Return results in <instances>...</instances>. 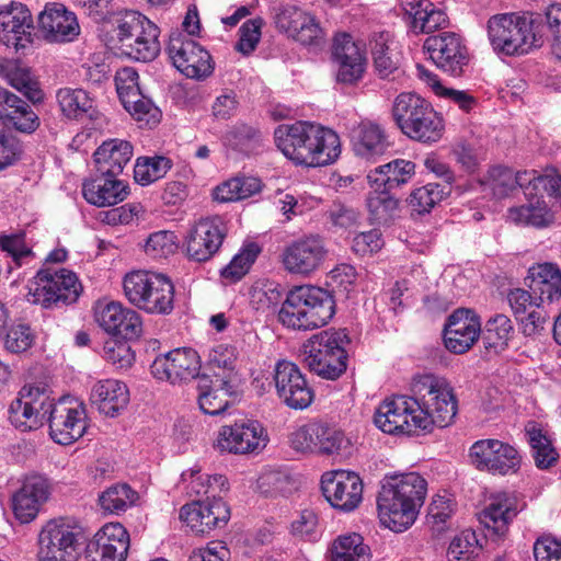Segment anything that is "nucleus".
<instances>
[{
  "mask_svg": "<svg viewBox=\"0 0 561 561\" xmlns=\"http://www.w3.org/2000/svg\"><path fill=\"white\" fill-rule=\"evenodd\" d=\"M137 71L130 67L117 71L116 91L124 108L141 124L151 127L159 123L161 112L152 101L142 94Z\"/></svg>",
  "mask_w": 561,
  "mask_h": 561,
  "instance_id": "obj_15",
  "label": "nucleus"
},
{
  "mask_svg": "<svg viewBox=\"0 0 561 561\" xmlns=\"http://www.w3.org/2000/svg\"><path fill=\"white\" fill-rule=\"evenodd\" d=\"M516 516L514 501L506 494H499L480 513V522L485 528L502 536L507 529L508 523Z\"/></svg>",
  "mask_w": 561,
  "mask_h": 561,
  "instance_id": "obj_39",
  "label": "nucleus"
},
{
  "mask_svg": "<svg viewBox=\"0 0 561 561\" xmlns=\"http://www.w3.org/2000/svg\"><path fill=\"white\" fill-rule=\"evenodd\" d=\"M424 49L439 69L453 77H460L468 66V48L461 37L454 32H443L427 37Z\"/></svg>",
  "mask_w": 561,
  "mask_h": 561,
  "instance_id": "obj_17",
  "label": "nucleus"
},
{
  "mask_svg": "<svg viewBox=\"0 0 561 561\" xmlns=\"http://www.w3.org/2000/svg\"><path fill=\"white\" fill-rule=\"evenodd\" d=\"M275 24L278 30L302 45L319 46L323 42L324 34L316 18L296 5L279 7Z\"/></svg>",
  "mask_w": 561,
  "mask_h": 561,
  "instance_id": "obj_24",
  "label": "nucleus"
},
{
  "mask_svg": "<svg viewBox=\"0 0 561 561\" xmlns=\"http://www.w3.org/2000/svg\"><path fill=\"white\" fill-rule=\"evenodd\" d=\"M199 370V355L190 347L175 348L160 355L151 365V373L157 379L173 385L198 378Z\"/></svg>",
  "mask_w": 561,
  "mask_h": 561,
  "instance_id": "obj_22",
  "label": "nucleus"
},
{
  "mask_svg": "<svg viewBox=\"0 0 561 561\" xmlns=\"http://www.w3.org/2000/svg\"><path fill=\"white\" fill-rule=\"evenodd\" d=\"M327 255L324 239L318 234H309L287 244L280 254V261L289 274L309 276L321 267Z\"/></svg>",
  "mask_w": 561,
  "mask_h": 561,
  "instance_id": "obj_14",
  "label": "nucleus"
},
{
  "mask_svg": "<svg viewBox=\"0 0 561 561\" xmlns=\"http://www.w3.org/2000/svg\"><path fill=\"white\" fill-rule=\"evenodd\" d=\"M274 381L278 397L290 409L304 410L313 401V390L298 366L291 362L277 363Z\"/></svg>",
  "mask_w": 561,
  "mask_h": 561,
  "instance_id": "obj_23",
  "label": "nucleus"
},
{
  "mask_svg": "<svg viewBox=\"0 0 561 561\" xmlns=\"http://www.w3.org/2000/svg\"><path fill=\"white\" fill-rule=\"evenodd\" d=\"M321 490L327 501L336 510L352 512L363 500V482L352 471L325 472L321 478Z\"/></svg>",
  "mask_w": 561,
  "mask_h": 561,
  "instance_id": "obj_19",
  "label": "nucleus"
},
{
  "mask_svg": "<svg viewBox=\"0 0 561 561\" xmlns=\"http://www.w3.org/2000/svg\"><path fill=\"white\" fill-rule=\"evenodd\" d=\"M335 313L333 296L321 287L305 285L290 289L278 311L279 322L293 330H314Z\"/></svg>",
  "mask_w": 561,
  "mask_h": 561,
  "instance_id": "obj_4",
  "label": "nucleus"
},
{
  "mask_svg": "<svg viewBox=\"0 0 561 561\" xmlns=\"http://www.w3.org/2000/svg\"><path fill=\"white\" fill-rule=\"evenodd\" d=\"M391 191L377 188L367 196L366 204L371 219L386 225L399 213V199L390 194Z\"/></svg>",
  "mask_w": 561,
  "mask_h": 561,
  "instance_id": "obj_44",
  "label": "nucleus"
},
{
  "mask_svg": "<svg viewBox=\"0 0 561 561\" xmlns=\"http://www.w3.org/2000/svg\"><path fill=\"white\" fill-rule=\"evenodd\" d=\"M469 457L477 469L502 476L514 473L520 467V456L516 448L499 439L476 442L470 448Z\"/></svg>",
  "mask_w": 561,
  "mask_h": 561,
  "instance_id": "obj_18",
  "label": "nucleus"
},
{
  "mask_svg": "<svg viewBox=\"0 0 561 561\" xmlns=\"http://www.w3.org/2000/svg\"><path fill=\"white\" fill-rule=\"evenodd\" d=\"M237 362V352L233 346L226 344L215 345L209 350L205 371L211 379H218L222 376L231 380Z\"/></svg>",
  "mask_w": 561,
  "mask_h": 561,
  "instance_id": "obj_43",
  "label": "nucleus"
},
{
  "mask_svg": "<svg viewBox=\"0 0 561 561\" xmlns=\"http://www.w3.org/2000/svg\"><path fill=\"white\" fill-rule=\"evenodd\" d=\"M81 284L75 273L60 268L39 270L30 285L28 301L43 308H61L77 301Z\"/></svg>",
  "mask_w": 561,
  "mask_h": 561,
  "instance_id": "obj_11",
  "label": "nucleus"
},
{
  "mask_svg": "<svg viewBox=\"0 0 561 561\" xmlns=\"http://www.w3.org/2000/svg\"><path fill=\"white\" fill-rule=\"evenodd\" d=\"M260 247L254 243H248L232 257L230 263L221 270V276L231 282L241 279L250 270L260 254Z\"/></svg>",
  "mask_w": 561,
  "mask_h": 561,
  "instance_id": "obj_55",
  "label": "nucleus"
},
{
  "mask_svg": "<svg viewBox=\"0 0 561 561\" xmlns=\"http://www.w3.org/2000/svg\"><path fill=\"white\" fill-rule=\"evenodd\" d=\"M262 134L259 129L247 124H237L224 136V144L231 149L244 153L252 151L261 141Z\"/></svg>",
  "mask_w": 561,
  "mask_h": 561,
  "instance_id": "obj_54",
  "label": "nucleus"
},
{
  "mask_svg": "<svg viewBox=\"0 0 561 561\" xmlns=\"http://www.w3.org/2000/svg\"><path fill=\"white\" fill-rule=\"evenodd\" d=\"M222 376L218 379H211L210 375L203 373L198 377V404L205 414L219 415L229 405V399L234 393L231 380Z\"/></svg>",
  "mask_w": 561,
  "mask_h": 561,
  "instance_id": "obj_33",
  "label": "nucleus"
},
{
  "mask_svg": "<svg viewBox=\"0 0 561 561\" xmlns=\"http://www.w3.org/2000/svg\"><path fill=\"white\" fill-rule=\"evenodd\" d=\"M84 540V530L78 520L53 518L38 534L37 561H77Z\"/></svg>",
  "mask_w": 561,
  "mask_h": 561,
  "instance_id": "obj_10",
  "label": "nucleus"
},
{
  "mask_svg": "<svg viewBox=\"0 0 561 561\" xmlns=\"http://www.w3.org/2000/svg\"><path fill=\"white\" fill-rule=\"evenodd\" d=\"M540 24V16L533 13L496 14L488 21V36L496 53L524 55L542 46V35L538 30Z\"/></svg>",
  "mask_w": 561,
  "mask_h": 561,
  "instance_id": "obj_6",
  "label": "nucleus"
},
{
  "mask_svg": "<svg viewBox=\"0 0 561 561\" xmlns=\"http://www.w3.org/2000/svg\"><path fill=\"white\" fill-rule=\"evenodd\" d=\"M171 167V160L165 157L139 158L134 168V179L138 184L146 186L162 179Z\"/></svg>",
  "mask_w": 561,
  "mask_h": 561,
  "instance_id": "obj_52",
  "label": "nucleus"
},
{
  "mask_svg": "<svg viewBox=\"0 0 561 561\" xmlns=\"http://www.w3.org/2000/svg\"><path fill=\"white\" fill-rule=\"evenodd\" d=\"M95 539H100L101 542L111 545L121 553L127 556L129 549V534L126 528L119 523L105 524L95 535Z\"/></svg>",
  "mask_w": 561,
  "mask_h": 561,
  "instance_id": "obj_62",
  "label": "nucleus"
},
{
  "mask_svg": "<svg viewBox=\"0 0 561 561\" xmlns=\"http://www.w3.org/2000/svg\"><path fill=\"white\" fill-rule=\"evenodd\" d=\"M180 518L195 533L205 534L227 524L230 511L221 499H207L184 505Z\"/></svg>",
  "mask_w": 561,
  "mask_h": 561,
  "instance_id": "obj_27",
  "label": "nucleus"
},
{
  "mask_svg": "<svg viewBox=\"0 0 561 561\" xmlns=\"http://www.w3.org/2000/svg\"><path fill=\"white\" fill-rule=\"evenodd\" d=\"M127 341L110 337L104 343V358L116 369H126L134 364L135 353Z\"/></svg>",
  "mask_w": 561,
  "mask_h": 561,
  "instance_id": "obj_58",
  "label": "nucleus"
},
{
  "mask_svg": "<svg viewBox=\"0 0 561 561\" xmlns=\"http://www.w3.org/2000/svg\"><path fill=\"white\" fill-rule=\"evenodd\" d=\"M351 340L345 330L322 331L302 346L306 366L323 379L335 380L347 368L345 346Z\"/></svg>",
  "mask_w": 561,
  "mask_h": 561,
  "instance_id": "obj_8",
  "label": "nucleus"
},
{
  "mask_svg": "<svg viewBox=\"0 0 561 561\" xmlns=\"http://www.w3.org/2000/svg\"><path fill=\"white\" fill-rule=\"evenodd\" d=\"M127 300L148 313L168 314L173 310L174 286L169 277L148 271H134L124 277Z\"/></svg>",
  "mask_w": 561,
  "mask_h": 561,
  "instance_id": "obj_9",
  "label": "nucleus"
},
{
  "mask_svg": "<svg viewBox=\"0 0 561 561\" xmlns=\"http://www.w3.org/2000/svg\"><path fill=\"white\" fill-rule=\"evenodd\" d=\"M447 22V15L434 4L427 2L426 5L417 10L414 15V27L423 33H431L443 26Z\"/></svg>",
  "mask_w": 561,
  "mask_h": 561,
  "instance_id": "obj_63",
  "label": "nucleus"
},
{
  "mask_svg": "<svg viewBox=\"0 0 561 561\" xmlns=\"http://www.w3.org/2000/svg\"><path fill=\"white\" fill-rule=\"evenodd\" d=\"M227 227L219 216L199 219L186 237V254L195 262L210 260L220 249Z\"/></svg>",
  "mask_w": 561,
  "mask_h": 561,
  "instance_id": "obj_21",
  "label": "nucleus"
},
{
  "mask_svg": "<svg viewBox=\"0 0 561 561\" xmlns=\"http://www.w3.org/2000/svg\"><path fill=\"white\" fill-rule=\"evenodd\" d=\"M138 494L128 484H114L107 488L99 496V503L103 511L111 514H121L133 506Z\"/></svg>",
  "mask_w": 561,
  "mask_h": 561,
  "instance_id": "obj_49",
  "label": "nucleus"
},
{
  "mask_svg": "<svg viewBox=\"0 0 561 561\" xmlns=\"http://www.w3.org/2000/svg\"><path fill=\"white\" fill-rule=\"evenodd\" d=\"M484 192H490L496 198L506 197L516 188V179L512 169L503 165L491 167L480 179Z\"/></svg>",
  "mask_w": 561,
  "mask_h": 561,
  "instance_id": "obj_50",
  "label": "nucleus"
},
{
  "mask_svg": "<svg viewBox=\"0 0 561 561\" xmlns=\"http://www.w3.org/2000/svg\"><path fill=\"white\" fill-rule=\"evenodd\" d=\"M5 78L11 87L22 92L32 103L43 101V91L39 89L38 82L32 78L28 69L10 65Z\"/></svg>",
  "mask_w": 561,
  "mask_h": 561,
  "instance_id": "obj_53",
  "label": "nucleus"
},
{
  "mask_svg": "<svg viewBox=\"0 0 561 561\" xmlns=\"http://www.w3.org/2000/svg\"><path fill=\"white\" fill-rule=\"evenodd\" d=\"M331 60L335 67L336 81L343 84H356L364 76L366 57L364 50L352 35L336 34L331 47Z\"/></svg>",
  "mask_w": 561,
  "mask_h": 561,
  "instance_id": "obj_20",
  "label": "nucleus"
},
{
  "mask_svg": "<svg viewBox=\"0 0 561 561\" xmlns=\"http://www.w3.org/2000/svg\"><path fill=\"white\" fill-rule=\"evenodd\" d=\"M481 334L479 316L470 309L459 308L447 320L444 329V343L455 354L468 352Z\"/></svg>",
  "mask_w": 561,
  "mask_h": 561,
  "instance_id": "obj_25",
  "label": "nucleus"
},
{
  "mask_svg": "<svg viewBox=\"0 0 561 561\" xmlns=\"http://www.w3.org/2000/svg\"><path fill=\"white\" fill-rule=\"evenodd\" d=\"M508 219L515 224L542 228L551 225L554 216L545 202L537 201L535 204L510 208Z\"/></svg>",
  "mask_w": 561,
  "mask_h": 561,
  "instance_id": "obj_48",
  "label": "nucleus"
},
{
  "mask_svg": "<svg viewBox=\"0 0 561 561\" xmlns=\"http://www.w3.org/2000/svg\"><path fill=\"white\" fill-rule=\"evenodd\" d=\"M427 492L426 480L416 472L386 477L377 497L380 519L396 533L415 522Z\"/></svg>",
  "mask_w": 561,
  "mask_h": 561,
  "instance_id": "obj_3",
  "label": "nucleus"
},
{
  "mask_svg": "<svg viewBox=\"0 0 561 561\" xmlns=\"http://www.w3.org/2000/svg\"><path fill=\"white\" fill-rule=\"evenodd\" d=\"M290 478L278 470H266L257 479V490L265 497L285 496L290 491Z\"/></svg>",
  "mask_w": 561,
  "mask_h": 561,
  "instance_id": "obj_57",
  "label": "nucleus"
},
{
  "mask_svg": "<svg viewBox=\"0 0 561 561\" xmlns=\"http://www.w3.org/2000/svg\"><path fill=\"white\" fill-rule=\"evenodd\" d=\"M0 124L11 126L24 134H32L39 127V117L32 106L14 93L0 88Z\"/></svg>",
  "mask_w": 561,
  "mask_h": 561,
  "instance_id": "obj_31",
  "label": "nucleus"
},
{
  "mask_svg": "<svg viewBox=\"0 0 561 561\" xmlns=\"http://www.w3.org/2000/svg\"><path fill=\"white\" fill-rule=\"evenodd\" d=\"M414 174V162L405 159H394L370 171L367 179L377 188L393 191L408 184Z\"/></svg>",
  "mask_w": 561,
  "mask_h": 561,
  "instance_id": "obj_37",
  "label": "nucleus"
},
{
  "mask_svg": "<svg viewBox=\"0 0 561 561\" xmlns=\"http://www.w3.org/2000/svg\"><path fill=\"white\" fill-rule=\"evenodd\" d=\"M350 137L356 154L364 158L382 154L389 147L385 130L369 121H363L353 126Z\"/></svg>",
  "mask_w": 561,
  "mask_h": 561,
  "instance_id": "obj_36",
  "label": "nucleus"
},
{
  "mask_svg": "<svg viewBox=\"0 0 561 561\" xmlns=\"http://www.w3.org/2000/svg\"><path fill=\"white\" fill-rule=\"evenodd\" d=\"M370 549L359 534L339 536L332 543L330 561H370Z\"/></svg>",
  "mask_w": 561,
  "mask_h": 561,
  "instance_id": "obj_41",
  "label": "nucleus"
},
{
  "mask_svg": "<svg viewBox=\"0 0 561 561\" xmlns=\"http://www.w3.org/2000/svg\"><path fill=\"white\" fill-rule=\"evenodd\" d=\"M267 440V434L257 421L241 420L221 426L214 446L220 451L244 455L261 451Z\"/></svg>",
  "mask_w": 561,
  "mask_h": 561,
  "instance_id": "obj_16",
  "label": "nucleus"
},
{
  "mask_svg": "<svg viewBox=\"0 0 561 561\" xmlns=\"http://www.w3.org/2000/svg\"><path fill=\"white\" fill-rule=\"evenodd\" d=\"M167 49L174 67L187 78L199 79L211 73L210 54L181 31L170 34Z\"/></svg>",
  "mask_w": 561,
  "mask_h": 561,
  "instance_id": "obj_13",
  "label": "nucleus"
},
{
  "mask_svg": "<svg viewBox=\"0 0 561 561\" xmlns=\"http://www.w3.org/2000/svg\"><path fill=\"white\" fill-rule=\"evenodd\" d=\"M274 138L277 148L296 164L327 165L341 153L337 134L310 122L279 125L274 131Z\"/></svg>",
  "mask_w": 561,
  "mask_h": 561,
  "instance_id": "obj_2",
  "label": "nucleus"
},
{
  "mask_svg": "<svg viewBox=\"0 0 561 561\" xmlns=\"http://www.w3.org/2000/svg\"><path fill=\"white\" fill-rule=\"evenodd\" d=\"M43 505L34 500L28 492L24 491L22 483L20 489L12 495V510L15 518L22 524H28L36 518Z\"/></svg>",
  "mask_w": 561,
  "mask_h": 561,
  "instance_id": "obj_59",
  "label": "nucleus"
},
{
  "mask_svg": "<svg viewBox=\"0 0 561 561\" xmlns=\"http://www.w3.org/2000/svg\"><path fill=\"white\" fill-rule=\"evenodd\" d=\"M526 436L537 468L549 469L554 466L559 454L542 431L535 426L527 427Z\"/></svg>",
  "mask_w": 561,
  "mask_h": 561,
  "instance_id": "obj_47",
  "label": "nucleus"
},
{
  "mask_svg": "<svg viewBox=\"0 0 561 561\" xmlns=\"http://www.w3.org/2000/svg\"><path fill=\"white\" fill-rule=\"evenodd\" d=\"M91 402L104 415L114 417L124 410L129 402L127 386L116 379L99 381L91 391Z\"/></svg>",
  "mask_w": 561,
  "mask_h": 561,
  "instance_id": "obj_34",
  "label": "nucleus"
},
{
  "mask_svg": "<svg viewBox=\"0 0 561 561\" xmlns=\"http://www.w3.org/2000/svg\"><path fill=\"white\" fill-rule=\"evenodd\" d=\"M412 396L385 400L377 409L374 423L387 434H413L417 430L450 425L457 414V400L450 385L434 375L413 379Z\"/></svg>",
  "mask_w": 561,
  "mask_h": 561,
  "instance_id": "obj_1",
  "label": "nucleus"
},
{
  "mask_svg": "<svg viewBox=\"0 0 561 561\" xmlns=\"http://www.w3.org/2000/svg\"><path fill=\"white\" fill-rule=\"evenodd\" d=\"M529 288L540 302H552L561 298V270L552 263L529 268Z\"/></svg>",
  "mask_w": 561,
  "mask_h": 561,
  "instance_id": "obj_38",
  "label": "nucleus"
},
{
  "mask_svg": "<svg viewBox=\"0 0 561 561\" xmlns=\"http://www.w3.org/2000/svg\"><path fill=\"white\" fill-rule=\"evenodd\" d=\"M33 20L30 10L22 3H11L0 11V41L15 50L32 43Z\"/></svg>",
  "mask_w": 561,
  "mask_h": 561,
  "instance_id": "obj_28",
  "label": "nucleus"
},
{
  "mask_svg": "<svg viewBox=\"0 0 561 561\" xmlns=\"http://www.w3.org/2000/svg\"><path fill=\"white\" fill-rule=\"evenodd\" d=\"M369 46L373 65L379 78L386 79L398 71L400 55L391 47V45H389L388 33L374 35Z\"/></svg>",
  "mask_w": 561,
  "mask_h": 561,
  "instance_id": "obj_40",
  "label": "nucleus"
},
{
  "mask_svg": "<svg viewBox=\"0 0 561 561\" xmlns=\"http://www.w3.org/2000/svg\"><path fill=\"white\" fill-rule=\"evenodd\" d=\"M319 433L317 438V454L335 455L348 445V440L344 433L334 426L323 422H316Z\"/></svg>",
  "mask_w": 561,
  "mask_h": 561,
  "instance_id": "obj_56",
  "label": "nucleus"
},
{
  "mask_svg": "<svg viewBox=\"0 0 561 561\" xmlns=\"http://www.w3.org/2000/svg\"><path fill=\"white\" fill-rule=\"evenodd\" d=\"M446 194L440 184L428 183L412 191L408 198V205L412 213L417 215L428 214Z\"/></svg>",
  "mask_w": 561,
  "mask_h": 561,
  "instance_id": "obj_51",
  "label": "nucleus"
},
{
  "mask_svg": "<svg viewBox=\"0 0 561 561\" xmlns=\"http://www.w3.org/2000/svg\"><path fill=\"white\" fill-rule=\"evenodd\" d=\"M175 234L161 230L151 233L146 242L145 252L154 260L165 259L176 250Z\"/></svg>",
  "mask_w": 561,
  "mask_h": 561,
  "instance_id": "obj_61",
  "label": "nucleus"
},
{
  "mask_svg": "<svg viewBox=\"0 0 561 561\" xmlns=\"http://www.w3.org/2000/svg\"><path fill=\"white\" fill-rule=\"evenodd\" d=\"M57 101L61 112L68 118L81 119L93 116V100L82 89H60L57 92Z\"/></svg>",
  "mask_w": 561,
  "mask_h": 561,
  "instance_id": "obj_42",
  "label": "nucleus"
},
{
  "mask_svg": "<svg viewBox=\"0 0 561 561\" xmlns=\"http://www.w3.org/2000/svg\"><path fill=\"white\" fill-rule=\"evenodd\" d=\"M111 41L129 58L151 61L160 51L159 27L138 11L112 13L107 22Z\"/></svg>",
  "mask_w": 561,
  "mask_h": 561,
  "instance_id": "obj_5",
  "label": "nucleus"
},
{
  "mask_svg": "<svg viewBox=\"0 0 561 561\" xmlns=\"http://www.w3.org/2000/svg\"><path fill=\"white\" fill-rule=\"evenodd\" d=\"M99 325L113 337L134 340L140 336L142 323L140 316L133 309L124 307L121 302H108L96 311Z\"/></svg>",
  "mask_w": 561,
  "mask_h": 561,
  "instance_id": "obj_29",
  "label": "nucleus"
},
{
  "mask_svg": "<svg viewBox=\"0 0 561 561\" xmlns=\"http://www.w3.org/2000/svg\"><path fill=\"white\" fill-rule=\"evenodd\" d=\"M50 437L60 445H70L81 438L87 430V413L81 404L59 401L50 411Z\"/></svg>",
  "mask_w": 561,
  "mask_h": 561,
  "instance_id": "obj_26",
  "label": "nucleus"
},
{
  "mask_svg": "<svg viewBox=\"0 0 561 561\" xmlns=\"http://www.w3.org/2000/svg\"><path fill=\"white\" fill-rule=\"evenodd\" d=\"M291 534L309 541H316L320 536L316 513L310 510L300 512L291 523Z\"/></svg>",
  "mask_w": 561,
  "mask_h": 561,
  "instance_id": "obj_64",
  "label": "nucleus"
},
{
  "mask_svg": "<svg viewBox=\"0 0 561 561\" xmlns=\"http://www.w3.org/2000/svg\"><path fill=\"white\" fill-rule=\"evenodd\" d=\"M513 324L505 314H496L490 318L482 332L483 343L486 350L499 353L503 351L512 337Z\"/></svg>",
  "mask_w": 561,
  "mask_h": 561,
  "instance_id": "obj_45",
  "label": "nucleus"
},
{
  "mask_svg": "<svg viewBox=\"0 0 561 561\" xmlns=\"http://www.w3.org/2000/svg\"><path fill=\"white\" fill-rule=\"evenodd\" d=\"M392 117L402 134L422 144L437 142L444 134L443 117L414 92H402L393 101Z\"/></svg>",
  "mask_w": 561,
  "mask_h": 561,
  "instance_id": "obj_7",
  "label": "nucleus"
},
{
  "mask_svg": "<svg viewBox=\"0 0 561 561\" xmlns=\"http://www.w3.org/2000/svg\"><path fill=\"white\" fill-rule=\"evenodd\" d=\"M261 190V181L252 176L233 178L215 190V199L221 203L248 198Z\"/></svg>",
  "mask_w": 561,
  "mask_h": 561,
  "instance_id": "obj_46",
  "label": "nucleus"
},
{
  "mask_svg": "<svg viewBox=\"0 0 561 561\" xmlns=\"http://www.w3.org/2000/svg\"><path fill=\"white\" fill-rule=\"evenodd\" d=\"M56 404L44 388L24 386L9 407V419L22 431L36 430L50 421Z\"/></svg>",
  "mask_w": 561,
  "mask_h": 561,
  "instance_id": "obj_12",
  "label": "nucleus"
},
{
  "mask_svg": "<svg viewBox=\"0 0 561 561\" xmlns=\"http://www.w3.org/2000/svg\"><path fill=\"white\" fill-rule=\"evenodd\" d=\"M98 173L119 175L133 157V146L123 139L104 141L94 152Z\"/></svg>",
  "mask_w": 561,
  "mask_h": 561,
  "instance_id": "obj_35",
  "label": "nucleus"
},
{
  "mask_svg": "<svg viewBox=\"0 0 561 561\" xmlns=\"http://www.w3.org/2000/svg\"><path fill=\"white\" fill-rule=\"evenodd\" d=\"M38 25L45 39L50 43L72 42L80 34L77 16L60 3L46 5L38 16Z\"/></svg>",
  "mask_w": 561,
  "mask_h": 561,
  "instance_id": "obj_30",
  "label": "nucleus"
},
{
  "mask_svg": "<svg viewBox=\"0 0 561 561\" xmlns=\"http://www.w3.org/2000/svg\"><path fill=\"white\" fill-rule=\"evenodd\" d=\"M128 194L129 187L127 183L119 180L117 175L99 173L82 184L84 199L98 207L114 206L123 202Z\"/></svg>",
  "mask_w": 561,
  "mask_h": 561,
  "instance_id": "obj_32",
  "label": "nucleus"
},
{
  "mask_svg": "<svg viewBox=\"0 0 561 561\" xmlns=\"http://www.w3.org/2000/svg\"><path fill=\"white\" fill-rule=\"evenodd\" d=\"M43 505L34 500L28 492L24 491L22 483L20 489L12 495V510L15 518L22 524H28L36 518Z\"/></svg>",
  "mask_w": 561,
  "mask_h": 561,
  "instance_id": "obj_60",
  "label": "nucleus"
}]
</instances>
